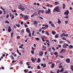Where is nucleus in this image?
<instances>
[{
  "mask_svg": "<svg viewBox=\"0 0 73 73\" xmlns=\"http://www.w3.org/2000/svg\"><path fill=\"white\" fill-rule=\"evenodd\" d=\"M59 9H60V8H59V7L57 6L54 8V9L53 10V12H60V11L59 10Z\"/></svg>",
  "mask_w": 73,
  "mask_h": 73,
  "instance_id": "1",
  "label": "nucleus"
},
{
  "mask_svg": "<svg viewBox=\"0 0 73 73\" xmlns=\"http://www.w3.org/2000/svg\"><path fill=\"white\" fill-rule=\"evenodd\" d=\"M19 9H21L22 11H24L25 10V8L23 7V6L22 5H20L18 7Z\"/></svg>",
  "mask_w": 73,
  "mask_h": 73,
  "instance_id": "2",
  "label": "nucleus"
},
{
  "mask_svg": "<svg viewBox=\"0 0 73 73\" xmlns=\"http://www.w3.org/2000/svg\"><path fill=\"white\" fill-rule=\"evenodd\" d=\"M51 12V11H50V9H48V10H46L45 11V13L46 14H49Z\"/></svg>",
  "mask_w": 73,
  "mask_h": 73,
  "instance_id": "3",
  "label": "nucleus"
},
{
  "mask_svg": "<svg viewBox=\"0 0 73 73\" xmlns=\"http://www.w3.org/2000/svg\"><path fill=\"white\" fill-rule=\"evenodd\" d=\"M69 46V44L65 43L63 45V48H67V46Z\"/></svg>",
  "mask_w": 73,
  "mask_h": 73,
  "instance_id": "4",
  "label": "nucleus"
},
{
  "mask_svg": "<svg viewBox=\"0 0 73 73\" xmlns=\"http://www.w3.org/2000/svg\"><path fill=\"white\" fill-rule=\"evenodd\" d=\"M69 11L67 10L66 11V12L64 13V14L66 16H68V15H69Z\"/></svg>",
  "mask_w": 73,
  "mask_h": 73,
  "instance_id": "5",
  "label": "nucleus"
},
{
  "mask_svg": "<svg viewBox=\"0 0 73 73\" xmlns=\"http://www.w3.org/2000/svg\"><path fill=\"white\" fill-rule=\"evenodd\" d=\"M43 54H44V52L42 51H40L39 53V54L40 56H42Z\"/></svg>",
  "mask_w": 73,
  "mask_h": 73,
  "instance_id": "6",
  "label": "nucleus"
},
{
  "mask_svg": "<svg viewBox=\"0 0 73 73\" xmlns=\"http://www.w3.org/2000/svg\"><path fill=\"white\" fill-rule=\"evenodd\" d=\"M24 18L25 20H28L29 18V16L25 15L24 16Z\"/></svg>",
  "mask_w": 73,
  "mask_h": 73,
  "instance_id": "7",
  "label": "nucleus"
},
{
  "mask_svg": "<svg viewBox=\"0 0 73 73\" xmlns=\"http://www.w3.org/2000/svg\"><path fill=\"white\" fill-rule=\"evenodd\" d=\"M11 31H12V30L11 28V27H9L8 28V32H11Z\"/></svg>",
  "mask_w": 73,
  "mask_h": 73,
  "instance_id": "8",
  "label": "nucleus"
},
{
  "mask_svg": "<svg viewBox=\"0 0 73 73\" xmlns=\"http://www.w3.org/2000/svg\"><path fill=\"white\" fill-rule=\"evenodd\" d=\"M64 37H65V33H63L62 34H61L60 35V37H64Z\"/></svg>",
  "mask_w": 73,
  "mask_h": 73,
  "instance_id": "9",
  "label": "nucleus"
},
{
  "mask_svg": "<svg viewBox=\"0 0 73 73\" xmlns=\"http://www.w3.org/2000/svg\"><path fill=\"white\" fill-rule=\"evenodd\" d=\"M46 41H47V42H48H48H47L46 43L47 44L48 46H49V45H50V44H49V40H46Z\"/></svg>",
  "mask_w": 73,
  "mask_h": 73,
  "instance_id": "10",
  "label": "nucleus"
},
{
  "mask_svg": "<svg viewBox=\"0 0 73 73\" xmlns=\"http://www.w3.org/2000/svg\"><path fill=\"white\" fill-rule=\"evenodd\" d=\"M29 29L27 28L26 29V32L27 33H30V30H29Z\"/></svg>",
  "mask_w": 73,
  "mask_h": 73,
  "instance_id": "11",
  "label": "nucleus"
},
{
  "mask_svg": "<svg viewBox=\"0 0 73 73\" xmlns=\"http://www.w3.org/2000/svg\"><path fill=\"white\" fill-rule=\"evenodd\" d=\"M37 23H38V22L36 21H34V24H35V25H37Z\"/></svg>",
  "mask_w": 73,
  "mask_h": 73,
  "instance_id": "12",
  "label": "nucleus"
},
{
  "mask_svg": "<svg viewBox=\"0 0 73 73\" xmlns=\"http://www.w3.org/2000/svg\"><path fill=\"white\" fill-rule=\"evenodd\" d=\"M63 51H64V52H66V51H65V50L64 49H62L60 52V53H62L63 52Z\"/></svg>",
  "mask_w": 73,
  "mask_h": 73,
  "instance_id": "13",
  "label": "nucleus"
},
{
  "mask_svg": "<svg viewBox=\"0 0 73 73\" xmlns=\"http://www.w3.org/2000/svg\"><path fill=\"white\" fill-rule=\"evenodd\" d=\"M37 62L38 63L40 62H41V60H40V58H38V59Z\"/></svg>",
  "mask_w": 73,
  "mask_h": 73,
  "instance_id": "14",
  "label": "nucleus"
},
{
  "mask_svg": "<svg viewBox=\"0 0 73 73\" xmlns=\"http://www.w3.org/2000/svg\"><path fill=\"white\" fill-rule=\"evenodd\" d=\"M69 48L70 49H72L73 48V46L72 45H70L69 46Z\"/></svg>",
  "mask_w": 73,
  "mask_h": 73,
  "instance_id": "15",
  "label": "nucleus"
},
{
  "mask_svg": "<svg viewBox=\"0 0 73 73\" xmlns=\"http://www.w3.org/2000/svg\"><path fill=\"white\" fill-rule=\"evenodd\" d=\"M23 46H24V44H21V46L19 47V48H23Z\"/></svg>",
  "mask_w": 73,
  "mask_h": 73,
  "instance_id": "16",
  "label": "nucleus"
},
{
  "mask_svg": "<svg viewBox=\"0 0 73 73\" xmlns=\"http://www.w3.org/2000/svg\"><path fill=\"white\" fill-rule=\"evenodd\" d=\"M30 62H27L26 63V64L27 65H28V66H29V65H30Z\"/></svg>",
  "mask_w": 73,
  "mask_h": 73,
  "instance_id": "17",
  "label": "nucleus"
},
{
  "mask_svg": "<svg viewBox=\"0 0 73 73\" xmlns=\"http://www.w3.org/2000/svg\"><path fill=\"white\" fill-rule=\"evenodd\" d=\"M66 61L67 62H70V59L68 58L66 60Z\"/></svg>",
  "mask_w": 73,
  "mask_h": 73,
  "instance_id": "18",
  "label": "nucleus"
},
{
  "mask_svg": "<svg viewBox=\"0 0 73 73\" xmlns=\"http://www.w3.org/2000/svg\"><path fill=\"white\" fill-rule=\"evenodd\" d=\"M54 64L52 63V64L51 68H54Z\"/></svg>",
  "mask_w": 73,
  "mask_h": 73,
  "instance_id": "19",
  "label": "nucleus"
},
{
  "mask_svg": "<svg viewBox=\"0 0 73 73\" xmlns=\"http://www.w3.org/2000/svg\"><path fill=\"white\" fill-rule=\"evenodd\" d=\"M52 34H53L54 35H55V34H56V32H55V31H52Z\"/></svg>",
  "mask_w": 73,
  "mask_h": 73,
  "instance_id": "20",
  "label": "nucleus"
},
{
  "mask_svg": "<svg viewBox=\"0 0 73 73\" xmlns=\"http://www.w3.org/2000/svg\"><path fill=\"white\" fill-rule=\"evenodd\" d=\"M63 9H65V4L64 3L63 5Z\"/></svg>",
  "mask_w": 73,
  "mask_h": 73,
  "instance_id": "21",
  "label": "nucleus"
},
{
  "mask_svg": "<svg viewBox=\"0 0 73 73\" xmlns=\"http://www.w3.org/2000/svg\"><path fill=\"white\" fill-rule=\"evenodd\" d=\"M58 24H61V21H60V19H59V18H58Z\"/></svg>",
  "mask_w": 73,
  "mask_h": 73,
  "instance_id": "22",
  "label": "nucleus"
},
{
  "mask_svg": "<svg viewBox=\"0 0 73 73\" xmlns=\"http://www.w3.org/2000/svg\"><path fill=\"white\" fill-rule=\"evenodd\" d=\"M31 60H32L33 62H35V60L33 58H32Z\"/></svg>",
  "mask_w": 73,
  "mask_h": 73,
  "instance_id": "23",
  "label": "nucleus"
},
{
  "mask_svg": "<svg viewBox=\"0 0 73 73\" xmlns=\"http://www.w3.org/2000/svg\"><path fill=\"white\" fill-rule=\"evenodd\" d=\"M54 54L55 55H58V52H55L54 53Z\"/></svg>",
  "mask_w": 73,
  "mask_h": 73,
  "instance_id": "24",
  "label": "nucleus"
},
{
  "mask_svg": "<svg viewBox=\"0 0 73 73\" xmlns=\"http://www.w3.org/2000/svg\"><path fill=\"white\" fill-rule=\"evenodd\" d=\"M13 33H12L11 34V38H12L13 37Z\"/></svg>",
  "mask_w": 73,
  "mask_h": 73,
  "instance_id": "25",
  "label": "nucleus"
},
{
  "mask_svg": "<svg viewBox=\"0 0 73 73\" xmlns=\"http://www.w3.org/2000/svg\"><path fill=\"white\" fill-rule=\"evenodd\" d=\"M33 14L34 16H37V12L36 11Z\"/></svg>",
  "mask_w": 73,
  "mask_h": 73,
  "instance_id": "26",
  "label": "nucleus"
},
{
  "mask_svg": "<svg viewBox=\"0 0 73 73\" xmlns=\"http://www.w3.org/2000/svg\"><path fill=\"white\" fill-rule=\"evenodd\" d=\"M41 38L44 39L45 38V36H42L41 37Z\"/></svg>",
  "mask_w": 73,
  "mask_h": 73,
  "instance_id": "27",
  "label": "nucleus"
},
{
  "mask_svg": "<svg viewBox=\"0 0 73 73\" xmlns=\"http://www.w3.org/2000/svg\"><path fill=\"white\" fill-rule=\"evenodd\" d=\"M24 72L25 73H27L28 72V70H24Z\"/></svg>",
  "mask_w": 73,
  "mask_h": 73,
  "instance_id": "28",
  "label": "nucleus"
},
{
  "mask_svg": "<svg viewBox=\"0 0 73 73\" xmlns=\"http://www.w3.org/2000/svg\"><path fill=\"white\" fill-rule=\"evenodd\" d=\"M55 37L56 38H58L59 36L58 35H56L55 36Z\"/></svg>",
  "mask_w": 73,
  "mask_h": 73,
  "instance_id": "29",
  "label": "nucleus"
},
{
  "mask_svg": "<svg viewBox=\"0 0 73 73\" xmlns=\"http://www.w3.org/2000/svg\"><path fill=\"white\" fill-rule=\"evenodd\" d=\"M36 40H37V41H39L40 40V39L38 38H35Z\"/></svg>",
  "mask_w": 73,
  "mask_h": 73,
  "instance_id": "30",
  "label": "nucleus"
},
{
  "mask_svg": "<svg viewBox=\"0 0 73 73\" xmlns=\"http://www.w3.org/2000/svg\"><path fill=\"white\" fill-rule=\"evenodd\" d=\"M42 47L44 49H42V50H44L46 49V47L44 46H43Z\"/></svg>",
  "mask_w": 73,
  "mask_h": 73,
  "instance_id": "31",
  "label": "nucleus"
},
{
  "mask_svg": "<svg viewBox=\"0 0 73 73\" xmlns=\"http://www.w3.org/2000/svg\"><path fill=\"white\" fill-rule=\"evenodd\" d=\"M63 68L64 69V68H62L61 69V70H60V72H63V71H64V69H63Z\"/></svg>",
  "mask_w": 73,
  "mask_h": 73,
  "instance_id": "32",
  "label": "nucleus"
},
{
  "mask_svg": "<svg viewBox=\"0 0 73 73\" xmlns=\"http://www.w3.org/2000/svg\"><path fill=\"white\" fill-rule=\"evenodd\" d=\"M40 13H41L40 10H39V11H38V15H40Z\"/></svg>",
  "mask_w": 73,
  "mask_h": 73,
  "instance_id": "33",
  "label": "nucleus"
},
{
  "mask_svg": "<svg viewBox=\"0 0 73 73\" xmlns=\"http://www.w3.org/2000/svg\"><path fill=\"white\" fill-rule=\"evenodd\" d=\"M35 52V51L34 50H32L31 51V52L32 54H34V52Z\"/></svg>",
  "mask_w": 73,
  "mask_h": 73,
  "instance_id": "34",
  "label": "nucleus"
},
{
  "mask_svg": "<svg viewBox=\"0 0 73 73\" xmlns=\"http://www.w3.org/2000/svg\"><path fill=\"white\" fill-rule=\"evenodd\" d=\"M51 25L52 27H54V28H55V26L54 25V24H51Z\"/></svg>",
  "mask_w": 73,
  "mask_h": 73,
  "instance_id": "35",
  "label": "nucleus"
},
{
  "mask_svg": "<svg viewBox=\"0 0 73 73\" xmlns=\"http://www.w3.org/2000/svg\"><path fill=\"white\" fill-rule=\"evenodd\" d=\"M10 57L11 58L12 60H13V59H14V57L12 56L11 55Z\"/></svg>",
  "mask_w": 73,
  "mask_h": 73,
  "instance_id": "36",
  "label": "nucleus"
},
{
  "mask_svg": "<svg viewBox=\"0 0 73 73\" xmlns=\"http://www.w3.org/2000/svg\"><path fill=\"white\" fill-rule=\"evenodd\" d=\"M42 29H46V27H42Z\"/></svg>",
  "mask_w": 73,
  "mask_h": 73,
  "instance_id": "37",
  "label": "nucleus"
},
{
  "mask_svg": "<svg viewBox=\"0 0 73 73\" xmlns=\"http://www.w3.org/2000/svg\"><path fill=\"white\" fill-rule=\"evenodd\" d=\"M5 23H7V24H9V22L8 21H5Z\"/></svg>",
  "mask_w": 73,
  "mask_h": 73,
  "instance_id": "38",
  "label": "nucleus"
},
{
  "mask_svg": "<svg viewBox=\"0 0 73 73\" xmlns=\"http://www.w3.org/2000/svg\"><path fill=\"white\" fill-rule=\"evenodd\" d=\"M15 17V16L14 15H13L11 17V19H14V18Z\"/></svg>",
  "mask_w": 73,
  "mask_h": 73,
  "instance_id": "39",
  "label": "nucleus"
},
{
  "mask_svg": "<svg viewBox=\"0 0 73 73\" xmlns=\"http://www.w3.org/2000/svg\"><path fill=\"white\" fill-rule=\"evenodd\" d=\"M16 25L17 27H18V28H19V27H20V25H17V24H16Z\"/></svg>",
  "mask_w": 73,
  "mask_h": 73,
  "instance_id": "40",
  "label": "nucleus"
},
{
  "mask_svg": "<svg viewBox=\"0 0 73 73\" xmlns=\"http://www.w3.org/2000/svg\"><path fill=\"white\" fill-rule=\"evenodd\" d=\"M41 31H42V29L40 28L39 29L38 32H41Z\"/></svg>",
  "mask_w": 73,
  "mask_h": 73,
  "instance_id": "41",
  "label": "nucleus"
},
{
  "mask_svg": "<svg viewBox=\"0 0 73 73\" xmlns=\"http://www.w3.org/2000/svg\"><path fill=\"white\" fill-rule=\"evenodd\" d=\"M1 9H3V11L4 12V11H5L4 9H3V7H2L1 6Z\"/></svg>",
  "mask_w": 73,
  "mask_h": 73,
  "instance_id": "42",
  "label": "nucleus"
},
{
  "mask_svg": "<svg viewBox=\"0 0 73 73\" xmlns=\"http://www.w3.org/2000/svg\"><path fill=\"white\" fill-rule=\"evenodd\" d=\"M29 33V37H31V33Z\"/></svg>",
  "mask_w": 73,
  "mask_h": 73,
  "instance_id": "43",
  "label": "nucleus"
},
{
  "mask_svg": "<svg viewBox=\"0 0 73 73\" xmlns=\"http://www.w3.org/2000/svg\"><path fill=\"white\" fill-rule=\"evenodd\" d=\"M59 43L60 44H62V43H63V41H59Z\"/></svg>",
  "mask_w": 73,
  "mask_h": 73,
  "instance_id": "44",
  "label": "nucleus"
},
{
  "mask_svg": "<svg viewBox=\"0 0 73 73\" xmlns=\"http://www.w3.org/2000/svg\"><path fill=\"white\" fill-rule=\"evenodd\" d=\"M40 13H44V10H40Z\"/></svg>",
  "mask_w": 73,
  "mask_h": 73,
  "instance_id": "45",
  "label": "nucleus"
},
{
  "mask_svg": "<svg viewBox=\"0 0 73 73\" xmlns=\"http://www.w3.org/2000/svg\"><path fill=\"white\" fill-rule=\"evenodd\" d=\"M58 4V3L57 2H55V5H57V4Z\"/></svg>",
  "mask_w": 73,
  "mask_h": 73,
  "instance_id": "46",
  "label": "nucleus"
},
{
  "mask_svg": "<svg viewBox=\"0 0 73 73\" xmlns=\"http://www.w3.org/2000/svg\"><path fill=\"white\" fill-rule=\"evenodd\" d=\"M37 68L38 69H40V66H38L37 67Z\"/></svg>",
  "mask_w": 73,
  "mask_h": 73,
  "instance_id": "47",
  "label": "nucleus"
},
{
  "mask_svg": "<svg viewBox=\"0 0 73 73\" xmlns=\"http://www.w3.org/2000/svg\"><path fill=\"white\" fill-rule=\"evenodd\" d=\"M39 17V18H40V19H42V20H43V19H43V18H42V17Z\"/></svg>",
  "mask_w": 73,
  "mask_h": 73,
  "instance_id": "48",
  "label": "nucleus"
},
{
  "mask_svg": "<svg viewBox=\"0 0 73 73\" xmlns=\"http://www.w3.org/2000/svg\"><path fill=\"white\" fill-rule=\"evenodd\" d=\"M34 33H35V31H33L32 34V35H33V36H34Z\"/></svg>",
  "mask_w": 73,
  "mask_h": 73,
  "instance_id": "49",
  "label": "nucleus"
},
{
  "mask_svg": "<svg viewBox=\"0 0 73 73\" xmlns=\"http://www.w3.org/2000/svg\"><path fill=\"white\" fill-rule=\"evenodd\" d=\"M62 40H66L65 37L62 38Z\"/></svg>",
  "mask_w": 73,
  "mask_h": 73,
  "instance_id": "50",
  "label": "nucleus"
},
{
  "mask_svg": "<svg viewBox=\"0 0 73 73\" xmlns=\"http://www.w3.org/2000/svg\"><path fill=\"white\" fill-rule=\"evenodd\" d=\"M20 63V64H23V62L22 61H21Z\"/></svg>",
  "mask_w": 73,
  "mask_h": 73,
  "instance_id": "51",
  "label": "nucleus"
},
{
  "mask_svg": "<svg viewBox=\"0 0 73 73\" xmlns=\"http://www.w3.org/2000/svg\"><path fill=\"white\" fill-rule=\"evenodd\" d=\"M46 6L47 7H50V4H48H48H47L46 5Z\"/></svg>",
  "mask_w": 73,
  "mask_h": 73,
  "instance_id": "52",
  "label": "nucleus"
},
{
  "mask_svg": "<svg viewBox=\"0 0 73 73\" xmlns=\"http://www.w3.org/2000/svg\"><path fill=\"white\" fill-rule=\"evenodd\" d=\"M46 64H44V65H43V68H45L46 67Z\"/></svg>",
  "mask_w": 73,
  "mask_h": 73,
  "instance_id": "53",
  "label": "nucleus"
},
{
  "mask_svg": "<svg viewBox=\"0 0 73 73\" xmlns=\"http://www.w3.org/2000/svg\"><path fill=\"white\" fill-rule=\"evenodd\" d=\"M25 50H22V53H24V52H25Z\"/></svg>",
  "mask_w": 73,
  "mask_h": 73,
  "instance_id": "54",
  "label": "nucleus"
},
{
  "mask_svg": "<svg viewBox=\"0 0 73 73\" xmlns=\"http://www.w3.org/2000/svg\"><path fill=\"white\" fill-rule=\"evenodd\" d=\"M9 15L7 14V16H6V18H7V19H8V17H9Z\"/></svg>",
  "mask_w": 73,
  "mask_h": 73,
  "instance_id": "55",
  "label": "nucleus"
},
{
  "mask_svg": "<svg viewBox=\"0 0 73 73\" xmlns=\"http://www.w3.org/2000/svg\"><path fill=\"white\" fill-rule=\"evenodd\" d=\"M68 21H65V24H68Z\"/></svg>",
  "mask_w": 73,
  "mask_h": 73,
  "instance_id": "56",
  "label": "nucleus"
},
{
  "mask_svg": "<svg viewBox=\"0 0 73 73\" xmlns=\"http://www.w3.org/2000/svg\"><path fill=\"white\" fill-rule=\"evenodd\" d=\"M46 33L47 35H48V36L49 35V33H48V32H46Z\"/></svg>",
  "mask_w": 73,
  "mask_h": 73,
  "instance_id": "57",
  "label": "nucleus"
},
{
  "mask_svg": "<svg viewBox=\"0 0 73 73\" xmlns=\"http://www.w3.org/2000/svg\"><path fill=\"white\" fill-rule=\"evenodd\" d=\"M59 56L60 57H61V58H64V57L63 56H61L59 55Z\"/></svg>",
  "mask_w": 73,
  "mask_h": 73,
  "instance_id": "58",
  "label": "nucleus"
},
{
  "mask_svg": "<svg viewBox=\"0 0 73 73\" xmlns=\"http://www.w3.org/2000/svg\"><path fill=\"white\" fill-rule=\"evenodd\" d=\"M49 24H52V21H49Z\"/></svg>",
  "mask_w": 73,
  "mask_h": 73,
  "instance_id": "59",
  "label": "nucleus"
},
{
  "mask_svg": "<svg viewBox=\"0 0 73 73\" xmlns=\"http://www.w3.org/2000/svg\"><path fill=\"white\" fill-rule=\"evenodd\" d=\"M60 72V70H58V71H57V73H59V72Z\"/></svg>",
  "mask_w": 73,
  "mask_h": 73,
  "instance_id": "60",
  "label": "nucleus"
},
{
  "mask_svg": "<svg viewBox=\"0 0 73 73\" xmlns=\"http://www.w3.org/2000/svg\"><path fill=\"white\" fill-rule=\"evenodd\" d=\"M21 33H24V30H22L21 32Z\"/></svg>",
  "mask_w": 73,
  "mask_h": 73,
  "instance_id": "61",
  "label": "nucleus"
},
{
  "mask_svg": "<svg viewBox=\"0 0 73 73\" xmlns=\"http://www.w3.org/2000/svg\"><path fill=\"white\" fill-rule=\"evenodd\" d=\"M42 7H43V8H44V9H46V7H43V5L42 6Z\"/></svg>",
  "mask_w": 73,
  "mask_h": 73,
  "instance_id": "62",
  "label": "nucleus"
},
{
  "mask_svg": "<svg viewBox=\"0 0 73 73\" xmlns=\"http://www.w3.org/2000/svg\"><path fill=\"white\" fill-rule=\"evenodd\" d=\"M70 54H72V51H70L69 52Z\"/></svg>",
  "mask_w": 73,
  "mask_h": 73,
  "instance_id": "63",
  "label": "nucleus"
},
{
  "mask_svg": "<svg viewBox=\"0 0 73 73\" xmlns=\"http://www.w3.org/2000/svg\"><path fill=\"white\" fill-rule=\"evenodd\" d=\"M45 27H46L47 28H48V27H49V26H48V25H45Z\"/></svg>",
  "mask_w": 73,
  "mask_h": 73,
  "instance_id": "64",
  "label": "nucleus"
}]
</instances>
